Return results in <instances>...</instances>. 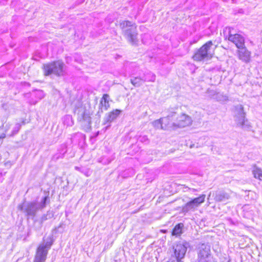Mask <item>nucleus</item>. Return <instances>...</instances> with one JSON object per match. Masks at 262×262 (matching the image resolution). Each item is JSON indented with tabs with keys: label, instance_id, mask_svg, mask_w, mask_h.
<instances>
[{
	"label": "nucleus",
	"instance_id": "1",
	"mask_svg": "<svg viewBox=\"0 0 262 262\" xmlns=\"http://www.w3.org/2000/svg\"><path fill=\"white\" fill-rule=\"evenodd\" d=\"M120 28L126 39L132 45L136 44L138 39L137 26L135 23L129 20H123L120 22Z\"/></svg>",
	"mask_w": 262,
	"mask_h": 262
},
{
	"label": "nucleus",
	"instance_id": "2",
	"mask_svg": "<svg viewBox=\"0 0 262 262\" xmlns=\"http://www.w3.org/2000/svg\"><path fill=\"white\" fill-rule=\"evenodd\" d=\"M198 262H217L211 251L208 243H200L196 246Z\"/></svg>",
	"mask_w": 262,
	"mask_h": 262
},
{
	"label": "nucleus",
	"instance_id": "3",
	"mask_svg": "<svg viewBox=\"0 0 262 262\" xmlns=\"http://www.w3.org/2000/svg\"><path fill=\"white\" fill-rule=\"evenodd\" d=\"M74 112L77 115V120L83 128L85 130L90 129L91 127V117L89 111L86 110L85 107L82 105L77 107Z\"/></svg>",
	"mask_w": 262,
	"mask_h": 262
},
{
	"label": "nucleus",
	"instance_id": "4",
	"mask_svg": "<svg viewBox=\"0 0 262 262\" xmlns=\"http://www.w3.org/2000/svg\"><path fill=\"white\" fill-rule=\"evenodd\" d=\"M64 63L61 60L53 61L43 65V71L46 76L54 74L57 76H62L64 74Z\"/></svg>",
	"mask_w": 262,
	"mask_h": 262
},
{
	"label": "nucleus",
	"instance_id": "5",
	"mask_svg": "<svg viewBox=\"0 0 262 262\" xmlns=\"http://www.w3.org/2000/svg\"><path fill=\"white\" fill-rule=\"evenodd\" d=\"M213 45L212 41H207L200 49L197 50L192 56L194 61H201L205 59H208L212 57L210 54V48Z\"/></svg>",
	"mask_w": 262,
	"mask_h": 262
},
{
	"label": "nucleus",
	"instance_id": "6",
	"mask_svg": "<svg viewBox=\"0 0 262 262\" xmlns=\"http://www.w3.org/2000/svg\"><path fill=\"white\" fill-rule=\"evenodd\" d=\"M234 118L237 126L243 128H249L248 122L245 118V113L242 105L238 104L234 107Z\"/></svg>",
	"mask_w": 262,
	"mask_h": 262
},
{
	"label": "nucleus",
	"instance_id": "7",
	"mask_svg": "<svg viewBox=\"0 0 262 262\" xmlns=\"http://www.w3.org/2000/svg\"><path fill=\"white\" fill-rule=\"evenodd\" d=\"M232 30H233L232 27H226L224 29V34L228 33V35H224L225 39H228V40L233 42L238 49L243 47L245 46L244 37L239 34H232Z\"/></svg>",
	"mask_w": 262,
	"mask_h": 262
},
{
	"label": "nucleus",
	"instance_id": "8",
	"mask_svg": "<svg viewBox=\"0 0 262 262\" xmlns=\"http://www.w3.org/2000/svg\"><path fill=\"white\" fill-rule=\"evenodd\" d=\"M206 195L201 194L199 197L192 199L187 202L182 208V212L186 213L194 211L201 204L204 202Z\"/></svg>",
	"mask_w": 262,
	"mask_h": 262
},
{
	"label": "nucleus",
	"instance_id": "9",
	"mask_svg": "<svg viewBox=\"0 0 262 262\" xmlns=\"http://www.w3.org/2000/svg\"><path fill=\"white\" fill-rule=\"evenodd\" d=\"M19 209L23 211L27 216L34 217L39 210V206L36 202H25L19 205Z\"/></svg>",
	"mask_w": 262,
	"mask_h": 262
},
{
	"label": "nucleus",
	"instance_id": "10",
	"mask_svg": "<svg viewBox=\"0 0 262 262\" xmlns=\"http://www.w3.org/2000/svg\"><path fill=\"white\" fill-rule=\"evenodd\" d=\"M189 243L186 242H180L173 246L174 260L182 261L186 254Z\"/></svg>",
	"mask_w": 262,
	"mask_h": 262
},
{
	"label": "nucleus",
	"instance_id": "11",
	"mask_svg": "<svg viewBox=\"0 0 262 262\" xmlns=\"http://www.w3.org/2000/svg\"><path fill=\"white\" fill-rule=\"evenodd\" d=\"M237 54L239 59L245 63H249L250 61L251 52L246 48L245 46L238 48V50L237 51Z\"/></svg>",
	"mask_w": 262,
	"mask_h": 262
},
{
	"label": "nucleus",
	"instance_id": "12",
	"mask_svg": "<svg viewBox=\"0 0 262 262\" xmlns=\"http://www.w3.org/2000/svg\"><path fill=\"white\" fill-rule=\"evenodd\" d=\"M48 252L43 246H39L36 250L34 262H45Z\"/></svg>",
	"mask_w": 262,
	"mask_h": 262
},
{
	"label": "nucleus",
	"instance_id": "13",
	"mask_svg": "<svg viewBox=\"0 0 262 262\" xmlns=\"http://www.w3.org/2000/svg\"><path fill=\"white\" fill-rule=\"evenodd\" d=\"M192 120L191 118L186 114H183L177 119L174 124L178 127H184L191 124Z\"/></svg>",
	"mask_w": 262,
	"mask_h": 262
},
{
	"label": "nucleus",
	"instance_id": "14",
	"mask_svg": "<svg viewBox=\"0 0 262 262\" xmlns=\"http://www.w3.org/2000/svg\"><path fill=\"white\" fill-rule=\"evenodd\" d=\"M121 112V110L116 109L106 114L105 117L104 118V124H110L112 121L115 120L119 116ZM110 126V124H109L107 126Z\"/></svg>",
	"mask_w": 262,
	"mask_h": 262
},
{
	"label": "nucleus",
	"instance_id": "15",
	"mask_svg": "<svg viewBox=\"0 0 262 262\" xmlns=\"http://www.w3.org/2000/svg\"><path fill=\"white\" fill-rule=\"evenodd\" d=\"M230 195L224 191H219L215 193L214 200L216 202H225L229 200Z\"/></svg>",
	"mask_w": 262,
	"mask_h": 262
},
{
	"label": "nucleus",
	"instance_id": "16",
	"mask_svg": "<svg viewBox=\"0 0 262 262\" xmlns=\"http://www.w3.org/2000/svg\"><path fill=\"white\" fill-rule=\"evenodd\" d=\"M130 81L135 87H139L145 82L143 77L136 76L135 74H133L130 76Z\"/></svg>",
	"mask_w": 262,
	"mask_h": 262
},
{
	"label": "nucleus",
	"instance_id": "17",
	"mask_svg": "<svg viewBox=\"0 0 262 262\" xmlns=\"http://www.w3.org/2000/svg\"><path fill=\"white\" fill-rule=\"evenodd\" d=\"M152 126L156 129H162L163 130L167 129V127L169 126V123H165L162 122L161 118L155 120L152 122Z\"/></svg>",
	"mask_w": 262,
	"mask_h": 262
},
{
	"label": "nucleus",
	"instance_id": "18",
	"mask_svg": "<svg viewBox=\"0 0 262 262\" xmlns=\"http://www.w3.org/2000/svg\"><path fill=\"white\" fill-rule=\"evenodd\" d=\"M175 114L176 113L174 112H172L167 115V117L161 118V119H162V122H164L165 123H169V126L167 127V129L172 127H176V124H174L176 122L172 121V118L175 115Z\"/></svg>",
	"mask_w": 262,
	"mask_h": 262
},
{
	"label": "nucleus",
	"instance_id": "19",
	"mask_svg": "<svg viewBox=\"0 0 262 262\" xmlns=\"http://www.w3.org/2000/svg\"><path fill=\"white\" fill-rule=\"evenodd\" d=\"M210 93L211 98L216 100L217 101L223 102L228 100V97L226 95H224L222 93H216V92L214 91H210Z\"/></svg>",
	"mask_w": 262,
	"mask_h": 262
},
{
	"label": "nucleus",
	"instance_id": "20",
	"mask_svg": "<svg viewBox=\"0 0 262 262\" xmlns=\"http://www.w3.org/2000/svg\"><path fill=\"white\" fill-rule=\"evenodd\" d=\"M109 96L107 94L103 95L100 105L101 106V112H103V109L106 111L110 107V104L108 101Z\"/></svg>",
	"mask_w": 262,
	"mask_h": 262
},
{
	"label": "nucleus",
	"instance_id": "21",
	"mask_svg": "<svg viewBox=\"0 0 262 262\" xmlns=\"http://www.w3.org/2000/svg\"><path fill=\"white\" fill-rule=\"evenodd\" d=\"M145 82H154L156 80V75L151 72H148L142 76Z\"/></svg>",
	"mask_w": 262,
	"mask_h": 262
},
{
	"label": "nucleus",
	"instance_id": "22",
	"mask_svg": "<svg viewBox=\"0 0 262 262\" xmlns=\"http://www.w3.org/2000/svg\"><path fill=\"white\" fill-rule=\"evenodd\" d=\"M183 227L184 225L182 223H179L177 224L172 230V235H180L182 233V228Z\"/></svg>",
	"mask_w": 262,
	"mask_h": 262
},
{
	"label": "nucleus",
	"instance_id": "23",
	"mask_svg": "<svg viewBox=\"0 0 262 262\" xmlns=\"http://www.w3.org/2000/svg\"><path fill=\"white\" fill-rule=\"evenodd\" d=\"M63 122L67 126H71L74 124V121L71 115H66L63 118Z\"/></svg>",
	"mask_w": 262,
	"mask_h": 262
},
{
	"label": "nucleus",
	"instance_id": "24",
	"mask_svg": "<svg viewBox=\"0 0 262 262\" xmlns=\"http://www.w3.org/2000/svg\"><path fill=\"white\" fill-rule=\"evenodd\" d=\"M53 217V213L51 211H48L45 214H43L40 219V227L41 226L42 223L48 219H50Z\"/></svg>",
	"mask_w": 262,
	"mask_h": 262
},
{
	"label": "nucleus",
	"instance_id": "25",
	"mask_svg": "<svg viewBox=\"0 0 262 262\" xmlns=\"http://www.w3.org/2000/svg\"><path fill=\"white\" fill-rule=\"evenodd\" d=\"M53 244V241L51 237H48L47 239V241L45 243L40 244L39 246H43L44 249L47 250L48 252L49 250L51 248V247Z\"/></svg>",
	"mask_w": 262,
	"mask_h": 262
},
{
	"label": "nucleus",
	"instance_id": "26",
	"mask_svg": "<svg viewBox=\"0 0 262 262\" xmlns=\"http://www.w3.org/2000/svg\"><path fill=\"white\" fill-rule=\"evenodd\" d=\"M254 177L262 181V170L260 169H256L253 171Z\"/></svg>",
	"mask_w": 262,
	"mask_h": 262
},
{
	"label": "nucleus",
	"instance_id": "27",
	"mask_svg": "<svg viewBox=\"0 0 262 262\" xmlns=\"http://www.w3.org/2000/svg\"><path fill=\"white\" fill-rule=\"evenodd\" d=\"M48 200L49 197L48 196H46L43 198L40 203H38V205L39 206V209H42L46 207L47 201Z\"/></svg>",
	"mask_w": 262,
	"mask_h": 262
},
{
	"label": "nucleus",
	"instance_id": "28",
	"mask_svg": "<svg viewBox=\"0 0 262 262\" xmlns=\"http://www.w3.org/2000/svg\"><path fill=\"white\" fill-rule=\"evenodd\" d=\"M35 95L36 96V97L39 100L42 99L45 96L44 92H43V91L40 90H36L35 92Z\"/></svg>",
	"mask_w": 262,
	"mask_h": 262
},
{
	"label": "nucleus",
	"instance_id": "29",
	"mask_svg": "<svg viewBox=\"0 0 262 262\" xmlns=\"http://www.w3.org/2000/svg\"><path fill=\"white\" fill-rule=\"evenodd\" d=\"M21 127V124L20 123H16L15 125V126L14 127L13 130L12 132V134L11 136H13L15 134H16L18 131L19 130L20 128Z\"/></svg>",
	"mask_w": 262,
	"mask_h": 262
},
{
	"label": "nucleus",
	"instance_id": "30",
	"mask_svg": "<svg viewBox=\"0 0 262 262\" xmlns=\"http://www.w3.org/2000/svg\"><path fill=\"white\" fill-rule=\"evenodd\" d=\"M139 141L142 143L145 144H148L149 143V140L146 136H140L138 139Z\"/></svg>",
	"mask_w": 262,
	"mask_h": 262
},
{
	"label": "nucleus",
	"instance_id": "31",
	"mask_svg": "<svg viewBox=\"0 0 262 262\" xmlns=\"http://www.w3.org/2000/svg\"><path fill=\"white\" fill-rule=\"evenodd\" d=\"M6 137L5 134H2L0 136V139H4Z\"/></svg>",
	"mask_w": 262,
	"mask_h": 262
},
{
	"label": "nucleus",
	"instance_id": "32",
	"mask_svg": "<svg viewBox=\"0 0 262 262\" xmlns=\"http://www.w3.org/2000/svg\"><path fill=\"white\" fill-rule=\"evenodd\" d=\"M193 147H194V144H191L190 145V148H193Z\"/></svg>",
	"mask_w": 262,
	"mask_h": 262
},
{
	"label": "nucleus",
	"instance_id": "33",
	"mask_svg": "<svg viewBox=\"0 0 262 262\" xmlns=\"http://www.w3.org/2000/svg\"><path fill=\"white\" fill-rule=\"evenodd\" d=\"M227 262H230V260H229Z\"/></svg>",
	"mask_w": 262,
	"mask_h": 262
}]
</instances>
